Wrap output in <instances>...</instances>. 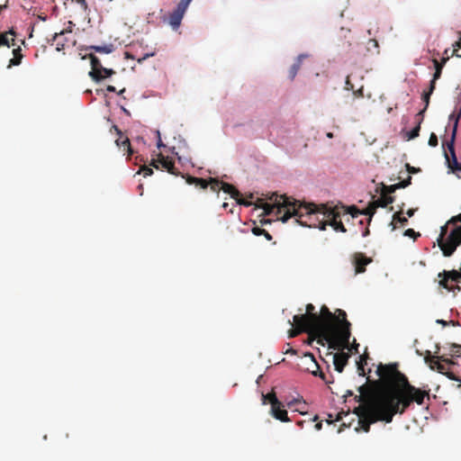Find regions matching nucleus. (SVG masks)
Wrapping results in <instances>:
<instances>
[{
  "label": "nucleus",
  "instance_id": "f257e3e1",
  "mask_svg": "<svg viewBox=\"0 0 461 461\" xmlns=\"http://www.w3.org/2000/svg\"><path fill=\"white\" fill-rule=\"evenodd\" d=\"M398 363L379 364L377 380L359 386L356 401L361 404L363 415L370 420H393L395 414H402L412 402L423 404L429 399V390H421L411 384L407 376L399 371Z\"/></svg>",
  "mask_w": 461,
  "mask_h": 461
},
{
  "label": "nucleus",
  "instance_id": "f03ea898",
  "mask_svg": "<svg viewBox=\"0 0 461 461\" xmlns=\"http://www.w3.org/2000/svg\"><path fill=\"white\" fill-rule=\"evenodd\" d=\"M280 210L285 212L281 217L283 222L295 217L296 222L302 226L324 230L330 225L335 231L342 233L347 232V229L341 217L348 214L355 217L359 212L355 205L346 207L344 205L330 206L324 203H303L295 199H293L292 203L282 206Z\"/></svg>",
  "mask_w": 461,
  "mask_h": 461
},
{
  "label": "nucleus",
  "instance_id": "7ed1b4c3",
  "mask_svg": "<svg viewBox=\"0 0 461 461\" xmlns=\"http://www.w3.org/2000/svg\"><path fill=\"white\" fill-rule=\"evenodd\" d=\"M336 324V314L332 313L326 305H322L320 313H317V319L313 325L312 331L315 337H318V344L325 346L330 345V338L334 336Z\"/></svg>",
  "mask_w": 461,
  "mask_h": 461
},
{
  "label": "nucleus",
  "instance_id": "20e7f679",
  "mask_svg": "<svg viewBox=\"0 0 461 461\" xmlns=\"http://www.w3.org/2000/svg\"><path fill=\"white\" fill-rule=\"evenodd\" d=\"M461 222V213L454 216L448 223L456 224V222ZM447 232V225H444L441 227L440 234L437 240L438 245L442 250V253L445 257H450L456 251V248L461 245V224L459 226H456L449 233V235L446 237Z\"/></svg>",
  "mask_w": 461,
  "mask_h": 461
},
{
  "label": "nucleus",
  "instance_id": "39448f33",
  "mask_svg": "<svg viewBox=\"0 0 461 461\" xmlns=\"http://www.w3.org/2000/svg\"><path fill=\"white\" fill-rule=\"evenodd\" d=\"M336 324H334V336L330 338V348L345 349L349 348L350 322L347 320L346 312L340 309L337 310Z\"/></svg>",
  "mask_w": 461,
  "mask_h": 461
},
{
  "label": "nucleus",
  "instance_id": "423d86ee",
  "mask_svg": "<svg viewBox=\"0 0 461 461\" xmlns=\"http://www.w3.org/2000/svg\"><path fill=\"white\" fill-rule=\"evenodd\" d=\"M460 117L461 105L459 107H456L453 113L449 115V121L453 122V130L451 139L447 144L448 152L445 151V158L447 167L453 173L461 172V163L457 161V158L455 151V140Z\"/></svg>",
  "mask_w": 461,
  "mask_h": 461
},
{
  "label": "nucleus",
  "instance_id": "0eeeda50",
  "mask_svg": "<svg viewBox=\"0 0 461 461\" xmlns=\"http://www.w3.org/2000/svg\"><path fill=\"white\" fill-rule=\"evenodd\" d=\"M262 402L263 404H267V402L271 405V415L282 421V422H288L290 421V419L288 418L287 411L285 409V406L283 403L277 399L276 393L274 391L267 393L262 394Z\"/></svg>",
  "mask_w": 461,
  "mask_h": 461
},
{
  "label": "nucleus",
  "instance_id": "6e6552de",
  "mask_svg": "<svg viewBox=\"0 0 461 461\" xmlns=\"http://www.w3.org/2000/svg\"><path fill=\"white\" fill-rule=\"evenodd\" d=\"M83 59H90L91 71L89 72V77L95 82L110 77L116 73L112 68H104L100 59L93 53L86 54Z\"/></svg>",
  "mask_w": 461,
  "mask_h": 461
},
{
  "label": "nucleus",
  "instance_id": "1a4fd4ad",
  "mask_svg": "<svg viewBox=\"0 0 461 461\" xmlns=\"http://www.w3.org/2000/svg\"><path fill=\"white\" fill-rule=\"evenodd\" d=\"M269 200L272 203H263L262 205H258L262 207L266 215H269L274 212L276 210V214L278 216V219L281 220V217L284 215V211L279 212L282 206L287 203H292L293 199L286 195H280L277 194H272L269 197Z\"/></svg>",
  "mask_w": 461,
  "mask_h": 461
},
{
  "label": "nucleus",
  "instance_id": "9d476101",
  "mask_svg": "<svg viewBox=\"0 0 461 461\" xmlns=\"http://www.w3.org/2000/svg\"><path fill=\"white\" fill-rule=\"evenodd\" d=\"M302 363L306 371L310 372L314 376L321 377L326 384L330 383V381L326 379L325 374L320 369V366L312 353H305L302 357Z\"/></svg>",
  "mask_w": 461,
  "mask_h": 461
},
{
  "label": "nucleus",
  "instance_id": "9b49d317",
  "mask_svg": "<svg viewBox=\"0 0 461 461\" xmlns=\"http://www.w3.org/2000/svg\"><path fill=\"white\" fill-rule=\"evenodd\" d=\"M188 0L180 1L176 9L168 16V23L174 30L178 29L184 14L188 7Z\"/></svg>",
  "mask_w": 461,
  "mask_h": 461
},
{
  "label": "nucleus",
  "instance_id": "f8f14e48",
  "mask_svg": "<svg viewBox=\"0 0 461 461\" xmlns=\"http://www.w3.org/2000/svg\"><path fill=\"white\" fill-rule=\"evenodd\" d=\"M150 166L154 167L156 169L166 170L172 175H177L175 162L168 157H164L162 154H158L157 159H152Z\"/></svg>",
  "mask_w": 461,
  "mask_h": 461
},
{
  "label": "nucleus",
  "instance_id": "ddd939ff",
  "mask_svg": "<svg viewBox=\"0 0 461 461\" xmlns=\"http://www.w3.org/2000/svg\"><path fill=\"white\" fill-rule=\"evenodd\" d=\"M305 313L296 314L294 316V321H302L313 329L315 319H317V312H315V307L312 303H308L305 307Z\"/></svg>",
  "mask_w": 461,
  "mask_h": 461
},
{
  "label": "nucleus",
  "instance_id": "4468645a",
  "mask_svg": "<svg viewBox=\"0 0 461 461\" xmlns=\"http://www.w3.org/2000/svg\"><path fill=\"white\" fill-rule=\"evenodd\" d=\"M372 262L371 258H367L362 252H356L352 256V263L355 267L356 274H362L366 272V267Z\"/></svg>",
  "mask_w": 461,
  "mask_h": 461
},
{
  "label": "nucleus",
  "instance_id": "2eb2a0df",
  "mask_svg": "<svg viewBox=\"0 0 461 461\" xmlns=\"http://www.w3.org/2000/svg\"><path fill=\"white\" fill-rule=\"evenodd\" d=\"M221 190L229 194L233 199L236 200L237 203L250 206L252 204L251 202L247 201L246 199L241 198V194L240 191L231 184L222 182Z\"/></svg>",
  "mask_w": 461,
  "mask_h": 461
},
{
  "label": "nucleus",
  "instance_id": "dca6fc26",
  "mask_svg": "<svg viewBox=\"0 0 461 461\" xmlns=\"http://www.w3.org/2000/svg\"><path fill=\"white\" fill-rule=\"evenodd\" d=\"M289 323L291 324L290 321ZM292 325L294 328L289 331V337L294 338L298 336L302 332H306L308 333V335L312 336V339H316L318 341V337H315V333H313L312 328L306 325L305 323L302 321H294L293 320Z\"/></svg>",
  "mask_w": 461,
  "mask_h": 461
},
{
  "label": "nucleus",
  "instance_id": "f3484780",
  "mask_svg": "<svg viewBox=\"0 0 461 461\" xmlns=\"http://www.w3.org/2000/svg\"><path fill=\"white\" fill-rule=\"evenodd\" d=\"M16 33L11 29L7 32H0V48L1 47H15L16 46Z\"/></svg>",
  "mask_w": 461,
  "mask_h": 461
},
{
  "label": "nucleus",
  "instance_id": "a211bd4d",
  "mask_svg": "<svg viewBox=\"0 0 461 461\" xmlns=\"http://www.w3.org/2000/svg\"><path fill=\"white\" fill-rule=\"evenodd\" d=\"M349 358V355L345 352H339L336 353L333 357V365L335 367V370L339 373H342L344 370V367L348 364Z\"/></svg>",
  "mask_w": 461,
  "mask_h": 461
},
{
  "label": "nucleus",
  "instance_id": "6ab92c4d",
  "mask_svg": "<svg viewBox=\"0 0 461 461\" xmlns=\"http://www.w3.org/2000/svg\"><path fill=\"white\" fill-rule=\"evenodd\" d=\"M411 176H408L406 179L394 185H385L383 184L381 192L386 195H390L391 194L394 193L397 189L408 186L409 185H411Z\"/></svg>",
  "mask_w": 461,
  "mask_h": 461
},
{
  "label": "nucleus",
  "instance_id": "aec40b11",
  "mask_svg": "<svg viewBox=\"0 0 461 461\" xmlns=\"http://www.w3.org/2000/svg\"><path fill=\"white\" fill-rule=\"evenodd\" d=\"M426 362L429 364V366L433 370H437L438 364H440L441 362H444L447 365L454 364V362L446 357L445 356H439V357H430L429 358H426Z\"/></svg>",
  "mask_w": 461,
  "mask_h": 461
},
{
  "label": "nucleus",
  "instance_id": "412c9836",
  "mask_svg": "<svg viewBox=\"0 0 461 461\" xmlns=\"http://www.w3.org/2000/svg\"><path fill=\"white\" fill-rule=\"evenodd\" d=\"M448 366L449 365L441 362L440 364H438L437 371L442 375H445L451 380L459 381L461 383V380L453 372L448 371Z\"/></svg>",
  "mask_w": 461,
  "mask_h": 461
},
{
  "label": "nucleus",
  "instance_id": "4be33fe9",
  "mask_svg": "<svg viewBox=\"0 0 461 461\" xmlns=\"http://www.w3.org/2000/svg\"><path fill=\"white\" fill-rule=\"evenodd\" d=\"M307 57L308 56L305 54H301L298 56L296 61L294 63V65L289 69V78L291 80L294 79V77H296V75L300 69L303 59H306Z\"/></svg>",
  "mask_w": 461,
  "mask_h": 461
},
{
  "label": "nucleus",
  "instance_id": "5701e85b",
  "mask_svg": "<svg viewBox=\"0 0 461 461\" xmlns=\"http://www.w3.org/2000/svg\"><path fill=\"white\" fill-rule=\"evenodd\" d=\"M186 183L189 185H194L201 189H206L209 186V180L199 178L192 176L186 177Z\"/></svg>",
  "mask_w": 461,
  "mask_h": 461
},
{
  "label": "nucleus",
  "instance_id": "b1692460",
  "mask_svg": "<svg viewBox=\"0 0 461 461\" xmlns=\"http://www.w3.org/2000/svg\"><path fill=\"white\" fill-rule=\"evenodd\" d=\"M16 46L17 47L13 50L14 57L10 59L8 68L20 65L23 58V55L22 54L21 46L17 44Z\"/></svg>",
  "mask_w": 461,
  "mask_h": 461
},
{
  "label": "nucleus",
  "instance_id": "393cba45",
  "mask_svg": "<svg viewBox=\"0 0 461 461\" xmlns=\"http://www.w3.org/2000/svg\"><path fill=\"white\" fill-rule=\"evenodd\" d=\"M86 50H93L94 51L97 53H103V54H110L114 51L115 48L113 44H106L104 46L99 45H91L86 48Z\"/></svg>",
  "mask_w": 461,
  "mask_h": 461
},
{
  "label": "nucleus",
  "instance_id": "a878e982",
  "mask_svg": "<svg viewBox=\"0 0 461 461\" xmlns=\"http://www.w3.org/2000/svg\"><path fill=\"white\" fill-rule=\"evenodd\" d=\"M377 207H386L388 204H391L394 202V197L391 195H386L381 192V196L374 201Z\"/></svg>",
  "mask_w": 461,
  "mask_h": 461
},
{
  "label": "nucleus",
  "instance_id": "bb28decb",
  "mask_svg": "<svg viewBox=\"0 0 461 461\" xmlns=\"http://www.w3.org/2000/svg\"><path fill=\"white\" fill-rule=\"evenodd\" d=\"M377 208L378 207L376 206L375 202L369 203L368 206L362 212L357 208V210L359 212L354 218L357 217L360 214L368 215L369 216L368 221H371V219H372L373 215L375 213Z\"/></svg>",
  "mask_w": 461,
  "mask_h": 461
},
{
  "label": "nucleus",
  "instance_id": "cd10ccee",
  "mask_svg": "<svg viewBox=\"0 0 461 461\" xmlns=\"http://www.w3.org/2000/svg\"><path fill=\"white\" fill-rule=\"evenodd\" d=\"M444 276L452 281L459 283L461 281V271L457 270H450V271H443L442 274H439L438 276Z\"/></svg>",
  "mask_w": 461,
  "mask_h": 461
},
{
  "label": "nucleus",
  "instance_id": "c85d7f7f",
  "mask_svg": "<svg viewBox=\"0 0 461 461\" xmlns=\"http://www.w3.org/2000/svg\"><path fill=\"white\" fill-rule=\"evenodd\" d=\"M402 212L401 210L400 212H396L393 215V221L391 222V224L393 225V229L396 228V224L397 223H400L402 225H405L408 222L407 218L402 216Z\"/></svg>",
  "mask_w": 461,
  "mask_h": 461
},
{
  "label": "nucleus",
  "instance_id": "c756f323",
  "mask_svg": "<svg viewBox=\"0 0 461 461\" xmlns=\"http://www.w3.org/2000/svg\"><path fill=\"white\" fill-rule=\"evenodd\" d=\"M68 23V26L66 29L60 31L59 32H55L52 35V39H51L52 45L54 44L55 41H57L58 38H59V36L65 35L66 33L72 32V27L74 26V23L71 21H69Z\"/></svg>",
  "mask_w": 461,
  "mask_h": 461
},
{
  "label": "nucleus",
  "instance_id": "7c9ffc66",
  "mask_svg": "<svg viewBox=\"0 0 461 461\" xmlns=\"http://www.w3.org/2000/svg\"><path fill=\"white\" fill-rule=\"evenodd\" d=\"M421 122H422V117H420V119L419 120L418 124L411 131L407 132L408 140H412L419 136Z\"/></svg>",
  "mask_w": 461,
  "mask_h": 461
},
{
  "label": "nucleus",
  "instance_id": "2f4dec72",
  "mask_svg": "<svg viewBox=\"0 0 461 461\" xmlns=\"http://www.w3.org/2000/svg\"><path fill=\"white\" fill-rule=\"evenodd\" d=\"M221 185L222 181L212 177L209 179V186L212 191L218 193L220 190H221Z\"/></svg>",
  "mask_w": 461,
  "mask_h": 461
},
{
  "label": "nucleus",
  "instance_id": "473e14b6",
  "mask_svg": "<svg viewBox=\"0 0 461 461\" xmlns=\"http://www.w3.org/2000/svg\"><path fill=\"white\" fill-rule=\"evenodd\" d=\"M252 233L256 236H265V238L267 240H272V236L271 234H269L268 231H267L265 229L263 228H260V227H254L252 229Z\"/></svg>",
  "mask_w": 461,
  "mask_h": 461
},
{
  "label": "nucleus",
  "instance_id": "72a5a7b5",
  "mask_svg": "<svg viewBox=\"0 0 461 461\" xmlns=\"http://www.w3.org/2000/svg\"><path fill=\"white\" fill-rule=\"evenodd\" d=\"M451 357H460L461 356V345L458 344H451L449 347V353Z\"/></svg>",
  "mask_w": 461,
  "mask_h": 461
},
{
  "label": "nucleus",
  "instance_id": "f704fd0d",
  "mask_svg": "<svg viewBox=\"0 0 461 461\" xmlns=\"http://www.w3.org/2000/svg\"><path fill=\"white\" fill-rule=\"evenodd\" d=\"M116 144L120 146L119 140H116ZM121 145L127 147L129 155H131L133 153V150L131 149V143L128 138L123 140L121 143Z\"/></svg>",
  "mask_w": 461,
  "mask_h": 461
},
{
  "label": "nucleus",
  "instance_id": "c9c22d12",
  "mask_svg": "<svg viewBox=\"0 0 461 461\" xmlns=\"http://www.w3.org/2000/svg\"><path fill=\"white\" fill-rule=\"evenodd\" d=\"M138 173L139 174L142 173L144 176H151L153 174V169L150 168L148 166H143V167H140V171Z\"/></svg>",
  "mask_w": 461,
  "mask_h": 461
},
{
  "label": "nucleus",
  "instance_id": "e433bc0d",
  "mask_svg": "<svg viewBox=\"0 0 461 461\" xmlns=\"http://www.w3.org/2000/svg\"><path fill=\"white\" fill-rule=\"evenodd\" d=\"M430 95H431V94H429L427 91H424L423 94H422V100L425 103L424 110H426L428 108L429 104Z\"/></svg>",
  "mask_w": 461,
  "mask_h": 461
},
{
  "label": "nucleus",
  "instance_id": "4c0bfd02",
  "mask_svg": "<svg viewBox=\"0 0 461 461\" xmlns=\"http://www.w3.org/2000/svg\"><path fill=\"white\" fill-rule=\"evenodd\" d=\"M420 235V234L419 232H415L413 229H407L404 231V236L411 237V238H413V239H416Z\"/></svg>",
  "mask_w": 461,
  "mask_h": 461
},
{
  "label": "nucleus",
  "instance_id": "58836bf2",
  "mask_svg": "<svg viewBox=\"0 0 461 461\" xmlns=\"http://www.w3.org/2000/svg\"><path fill=\"white\" fill-rule=\"evenodd\" d=\"M429 145L431 147L438 146V137L435 133H431L429 139Z\"/></svg>",
  "mask_w": 461,
  "mask_h": 461
},
{
  "label": "nucleus",
  "instance_id": "ea45409f",
  "mask_svg": "<svg viewBox=\"0 0 461 461\" xmlns=\"http://www.w3.org/2000/svg\"><path fill=\"white\" fill-rule=\"evenodd\" d=\"M435 70L439 69L442 70L445 64H443L442 61H438V59H434L433 60Z\"/></svg>",
  "mask_w": 461,
  "mask_h": 461
},
{
  "label": "nucleus",
  "instance_id": "a19ab883",
  "mask_svg": "<svg viewBox=\"0 0 461 461\" xmlns=\"http://www.w3.org/2000/svg\"><path fill=\"white\" fill-rule=\"evenodd\" d=\"M456 46H457L461 49V37H460V40L456 43V45H454V47H456ZM451 55L452 56L456 55V57L461 58V53H459V50H453Z\"/></svg>",
  "mask_w": 461,
  "mask_h": 461
},
{
  "label": "nucleus",
  "instance_id": "79ce46f5",
  "mask_svg": "<svg viewBox=\"0 0 461 461\" xmlns=\"http://www.w3.org/2000/svg\"><path fill=\"white\" fill-rule=\"evenodd\" d=\"M353 94L357 97H363L364 96V86H361L357 90H353Z\"/></svg>",
  "mask_w": 461,
  "mask_h": 461
},
{
  "label": "nucleus",
  "instance_id": "37998d69",
  "mask_svg": "<svg viewBox=\"0 0 461 461\" xmlns=\"http://www.w3.org/2000/svg\"><path fill=\"white\" fill-rule=\"evenodd\" d=\"M345 89L347 90H354V85L351 83L349 76L347 77L346 83H345Z\"/></svg>",
  "mask_w": 461,
  "mask_h": 461
},
{
  "label": "nucleus",
  "instance_id": "c03bdc74",
  "mask_svg": "<svg viewBox=\"0 0 461 461\" xmlns=\"http://www.w3.org/2000/svg\"><path fill=\"white\" fill-rule=\"evenodd\" d=\"M55 41L57 42V43H56V45H57V47H56L57 50H59H59H64V48H65V41H59V39H58L57 41Z\"/></svg>",
  "mask_w": 461,
  "mask_h": 461
},
{
  "label": "nucleus",
  "instance_id": "a18cd8bd",
  "mask_svg": "<svg viewBox=\"0 0 461 461\" xmlns=\"http://www.w3.org/2000/svg\"><path fill=\"white\" fill-rule=\"evenodd\" d=\"M435 88H436V80L431 79V81L429 83V87L427 92H429V94L432 95V93L434 92Z\"/></svg>",
  "mask_w": 461,
  "mask_h": 461
},
{
  "label": "nucleus",
  "instance_id": "49530a36",
  "mask_svg": "<svg viewBox=\"0 0 461 461\" xmlns=\"http://www.w3.org/2000/svg\"><path fill=\"white\" fill-rule=\"evenodd\" d=\"M360 358L362 359L363 357H360ZM357 370L360 375H365V370L362 365V360L359 363H357Z\"/></svg>",
  "mask_w": 461,
  "mask_h": 461
},
{
  "label": "nucleus",
  "instance_id": "de8ad7c7",
  "mask_svg": "<svg viewBox=\"0 0 461 461\" xmlns=\"http://www.w3.org/2000/svg\"><path fill=\"white\" fill-rule=\"evenodd\" d=\"M447 282H448V278L444 276V278L442 280H440L439 285L441 286H443L444 288L449 289Z\"/></svg>",
  "mask_w": 461,
  "mask_h": 461
},
{
  "label": "nucleus",
  "instance_id": "09e8293b",
  "mask_svg": "<svg viewBox=\"0 0 461 461\" xmlns=\"http://www.w3.org/2000/svg\"><path fill=\"white\" fill-rule=\"evenodd\" d=\"M157 136H158V142H157V146H158V148L159 149V148H161V147H164V144H163V142H162V140H161V137H160V132H159V131H157Z\"/></svg>",
  "mask_w": 461,
  "mask_h": 461
},
{
  "label": "nucleus",
  "instance_id": "8fccbe9b",
  "mask_svg": "<svg viewBox=\"0 0 461 461\" xmlns=\"http://www.w3.org/2000/svg\"><path fill=\"white\" fill-rule=\"evenodd\" d=\"M448 51H449V50H448V49L445 50V51H444V55H445V57H443V58L441 59V61L443 62V64H446V63H447V61L449 59Z\"/></svg>",
  "mask_w": 461,
  "mask_h": 461
},
{
  "label": "nucleus",
  "instance_id": "3c124183",
  "mask_svg": "<svg viewBox=\"0 0 461 461\" xmlns=\"http://www.w3.org/2000/svg\"><path fill=\"white\" fill-rule=\"evenodd\" d=\"M441 73H442V70H439V69L435 70L432 79L437 81L441 77Z\"/></svg>",
  "mask_w": 461,
  "mask_h": 461
},
{
  "label": "nucleus",
  "instance_id": "603ef678",
  "mask_svg": "<svg viewBox=\"0 0 461 461\" xmlns=\"http://www.w3.org/2000/svg\"><path fill=\"white\" fill-rule=\"evenodd\" d=\"M406 167H407V170L409 173H417L418 171H420L419 168H415L413 167H411L409 164H406Z\"/></svg>",
  "mask_w": 461,
  "mask_h": 461
},
{
  "label": "nucleus",
  "instance_id": "864d4df0",
  "mask_svg": "<svg viewBox=\"0 0 461 461\" xmlns=\"http://www.w3.org/2000/svg\"><path fill=\"white\" fill-rule=\"evenodd\" d=\"M425 111H426V110H424V109H423L422 111L419 112V113L416 114V121H417V122H419V120L420 119V117H422V118H423V113H424V112H425Z\"/></svg>",
  "mask_w": 461,
  "mask_h": 461
},
{
  "label": "nucleus",
  "instance_id": "5fc2aeb1",
  "mask_svg": "<svg viewBox=\"0 0 461 461\" xmlns=\"http://www.w3.org/2000/svg\"><path fill=\"white\" fill-rule=\"evenodd\" d=\"M415 211H416L415 209H409L406 212V214L408 215V217H412L414 215Z\"/></svg>",
  "mask_w": 461,
  "mask_h": 461
},
{
  "label": "nucleus",
  "instance_id": "6e6d98bb",
  "mask_svg": "<svg viewBox=\"0 0 461 461\" xmlns=\"http://www.w3.org/2000/svg\"><path fill=\"white\" fill-rule=\"evenodd\" d=\"M106 90H107L108 92H113H113H116L115 87H114L113 86H111V85L107 86Z\"/></svg>",
  "mask_w": 461,
  "mask_h": 461
},
{
  "label": "nucleus",
  "instance_id": "4d7b16f0",
  "mask_svg": "<svg viewBox=\"0 0 461 461\" xmlns=\"http://www.w3.org/2000/svg\"><path fill=\"white\" fill-rule=\"evenodd\" d=\"M357 348H358V344L356 343V340H354V343L352 345V348H350V350L354 349L356 353H357Z\"/></svg>",
  "mask_w": 461,
  "mask_h": 461
},
{
  "label": "nucleus",
  "instance_id": "13d9d810",
  "mask_svg": "<svg viewBox=\"0 0 461 461\" xmlns=\"http://www.w3.org/2000/svg\"><path fill=\"white\" fill-rule=\"evenodd\" d=\"M154 54L153 53H150V54H146L144 57H142L141 59H139L138 61L139 62H141L142 60L146 59L147 58L150 57V56H153Z\"/></svg>",
  "mask_w": 461,
  "mask_h": 461
},
{
  "label": "nucleus",
  "instance_id": "bf43d9fd",
  "mask_svg": "<svg viewBox=\"0 0 461 461\" xmlns=\"http://www.w3.org/2000/svg\"><path fill=\"white\" fill-rule=\"evenodd\" d=\"M125 58L126 59H134L135 57L133 55H131L130 52L126 51L125 52Z\"/></svg>",
  "mask_w": 461,
  "mask_h": 461
},
{
  "label": "nucleus",
  "instance_id": "052dcab7",
  "mask_svg": "<svg viewBox=\"0 0 461 461\" xmlns=\"http://www.w3.org/2000/svg\"><path fill=\"white\" fill-rule=\"evenodd\" d=\"M369 233H370L369 229H368V228H366V229L364 230V232H363V237H366V236H368V235H369Z\"/></svg>",
  "mask_w": 461,
  "mask_h": 461
},
{
  "label": "nucleus",
  "instance_id": "680f3d73",
  "mask_svg": "<svg viewBox=\"0 0 461 461\" xmlns=\"http://www.w3.org/2000/svg\"><path fill=\"white\" fill-rule=\"evenodd\" d=\"M113 129H114V131L117 132V134H122L121 130L116 125H113Z\"/></svg>",
  "mask_w": 461,
  "mask_h": 461
},
{
  "label": "nucleus",
  "instance_id": "e2e57ef3",
  "mask_svg": "<svg viewBox=\"0 0 461 461\" xmlns=\"http://www.w3.org/2000/svg\"><path fill=\"white\" fill-rule=\"evenodd\" d=\"M321 426H322L321 422H318V423L315 424V429L317 430H320L321 429Z\"/></svg>",
  "mask_w": 461,
  "mask_h": 461
},
{
  "label": "nucleus",
  "instance_id": "0e129e2a",
  "mask_svg": "<svg viewBox=\"0 0 461 461\" xmlns=\"http://www.w3.org/2000/svg\"><path fill=\"white\" fill-rule=\"evenodd\" d=\"M370 42H372V43L374 44V46H375V47H376V48L378 47V42H377V41H376V40H375V39H371V40H370Z\"/></svg>",
  "mask_w": 461,
  "mask_h": 461
},
{
  "label": "nucleus",
  "instance_id": "69168bd1",
  "mask_svg": "<svg viewBox=\"0 0 461 461\" xmlns=\"http://www.w3.org/2000/svg\"><path fill=\"white\" fill-rule=\"evenodd\" d=\"M365 431H369L370 425L367 423L366 426L363 427Z\"/></svg>",
  "mask_w": 461,
  "mask_h": 461
},
{
  "label": "nucleus",
  "instance_id": "338daca9",
  "mask_svg": "<svg viewBox=\"0 0 461 461\" xmlns=\"http://www.w3.org/2000/svg\"><path fill=\"white\" fill-rule=\"evenodd\" d=\"M315 339H312V336H310L309 335V340H308V344L311 345L312 341H314Z\"/></svg>",
  "mask_w": 461,
  "mask_h": 461
},
{
  "label": "nucleus",
  "instance_id": "774afa93",
  "mask_svg": "<svg viewBox=\"0 0 461 461\" xmlns=\"http://www.w3.org/2000/svg\"><path fill=\"white\" fill-rule=\"evenodd\" d=\"M124 92H125V88H122V89L118 94H119V95H122V93H124Z\"/></svg>",
  "mask_w": 461,
  "mask_h": 461
}]
</instances>
